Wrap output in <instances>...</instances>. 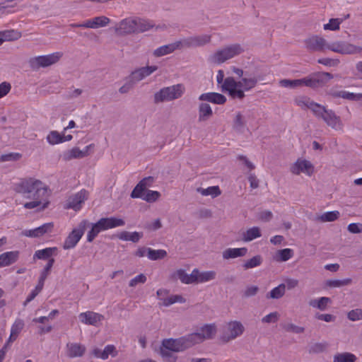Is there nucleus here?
I'll return each mask as SVG.
<instances>
[{
	"label": "nucleus",
	"mask_w": 362,
	"mask_h": 362,
	"mask_svg": "<svg viewBox=\"0 0 362 362\" xmlns=\"http://www.w3.org/2000/svg\"><path fill=\"white\" fill-rule=\"evenodd\" d=\"M333 78V75L328 72H315L300 79H282L279 81L281 86L289 88H296L300 86H307L311 88H321Z\"/></svg>",
	"instance_id": "f03ea898"
},
{
	"label": "nucleus",
	"mask_w": 362,
	"mask_h": 362,
	"mask_svg": "<svg viewBox=\"0 0 362 362\" xmlns=\"http://www.w3.org/2000/svg\"><path fill=\"white\" fill-rule=\"evenodd\" d=\"M327 349V344L325 343H315L310 347V353H322Z\"/></svg>",
	"instance_id": "e2e57ef3"
},
{
	"label": "nucleus",
	"mask_w": 362,
	"mask_h": 362,
	"mask_svg": "<svg viewBox=\"0 0 362 362\" xmlns=\"http://www.w3.org/2000/svg\"><path fill=\"white\" fill-rule=\"evenodd\" d=\"M279 318L278 312H272L262 318L261 321L263 323H275Z\"/></svg>",
	"instance_id": "13d9d810"
},
{
	"label": "nucleus",
	"mask_w": 362,
	"mask_h": 362,
	"mask_svg": "<svg viewBox=\"0 0 362 362\" xmlns=\"http://www.w3.org/2000/svg\"><path fill=\"white\" fill-rule=\"evenodd\" d=\"M117 354V351H116V348L114 345H107L104 350H103V359L105 360L108 358L109 355H112V356H116Z\"/></svg>",
	"instance_id": "5fc2aeb1"
},
{
	"label": "nucleus",
	"mask_w": 362,
	"mask_h": 362,
	"mask_svg": "<svg viewBox=\"0 0 362 362\" xmlns=\"http://www.w3.org/2000/svg\"><path fill=\"white\" fill-rule=\"evenodd\" d=\"M295 103L298 106H300L302 108H308L313 113L314 110H317L320 104L314 102L310 100V98L305 96H300L295 99Z\"/></svg>",
	"instance_id": "c85d7f7f"
},
{
	"label": "nucleus",
	"mask_w": 362,
	"mask_h": 362,
	"mask_svg": "<svg viewBox=\"0 0 362 362\" xmlns=\"http://www.w3.org/2000/svg\"><path fill=\"white\" fill-rule=\"evenodd\" d=\"M146 279V276L144 274H140L130 280L129 286L130 287H135L139 284H144Z\"/></svg>",
	"instance_id": "680f3d73"
},
{
	"label": "nucleus",
	"mask_w": 362,
	"mask_h": 362,
	"mask_svg": "<svg viewBox=\"0 0 362 362\" xmlns=\"http://www.w3.org/2000/svg\"><path fill=\"white\" fill-rule=\"evenodd\" d=\"M99 221L105 230L110 228L123 226L125 224L123 219L115 217L101 218Z\"/></svg>",
	"instance_id": "bb28decb"
},
{
	"label": "nucleus",
	"mask_w": 362,
	"mask_h": 362,
	"mask_svg": "<svg viewBox=\"0 0 362 362\" xmlns=\"http://www.w3.org/2000/svg\"><path fill=\"white\" fill-rule=\"evenodd\" d=\"M198 111L199 122H205L213 115L212 109L208 103H200L199 105Z\"/></svg>",
	"instance_id": "7c9ffc66"
},
{
	"label": "nucleus",
	"mask_w": 362,
	"mask_h": 362,
	"mask_svg": "<svg viewBox=\"0 0 362 362\" xmlns=\"http://www.w3.org/2000/svg\"><path fill=\"white\" fill-rule=\"evenodd\" d=\"M63 134H60L57 131H51L47 136V141L51 145H55L63 143Z\"/></svg>",
	"instance_id": "49530a36"
},
{
	"label": "nucleus",
	"mask_w": 362,
	"mask_h": 362,
	"mask_svg": "<svg viewBox=\"0 0 362 362\" xmlns=\"http://www.w3.org/2000/svg\"><path fill=\"white\" fill-rule=\"evenodd\" d=\"M14 190L21 194L23 197L33 201L24 204V208L31 209L41 206L40 210L45 209L49 202L42 204V201L47 198V187L40 180L28 177L21 180L18 183L15 184Z\"/></svg>",
	"instance_id": "f257e3e1"
},
{
	"label": "nucleus",
	"mask_w": 362,
	"mask_h": 362,
	"mask_svg": "<svg viewBox=\"0 0 362 362\" xmlns=\"http://www.w3.org/2000/svg\"><path fill=\"white\" fill-rule=\"evenodd\" d=\"M88 192L86 189L80 192L69 197L66 206V209H72L74 211L81 209L82 204L88 199Z\"/></svg>",
	"instance_id": "2eb2a0df"
},
{
	"label": "nucleus",
	"mask_w": 362,
	"mask_h": 362,
	"mask_svg": "<svg viewBox=\"0 0 362 362\" xmlns=\"http://www.w3.org/2000/svg\"><path fill=\"white\" fill-rule=\"evenodd\" d=\"M24 326V323L22 320H17L14 322V324L11 327V337H17L18 334L23 329Z\"/></svg>",
	"instance_id": "6e6d98bb"
},
{
	"label": "nucleus",
	"mask_w": 362,
	"mask_h": 362,
	"mask_svg": "<svg viewBox=\"0 0 362 362\" xmlns=\"http://www.w3.org/2000/svg\"><path fill=\"white\" fill-rule=\"evenodd\" d=\"M314 115L322 119L329 127L335 130H341L343 128L340 117L337 116L332 110H327L322 105H320L317 110H314Z\"/></svg>",
	"instance_id": "20e7f679"
},
{
	"label": "nucleus",
	"mask_w": 362,
	"mask_h": 362,
	"mask_svg": "<svg viewBox=\"0 0 362 362\" xmlns=\"http://www.w3.org/2000/svg\"><path fill=\"white\" fill-rule=\"evenodd\" d=\"M211 41V35H202L189 37L180 40L181 47L190 48L204 46Z\"/></svg>",
	"instance_id": "4468645a"
},
{
	"label": "nucleus",
	"mask_w": 362,
	"mask_h": 362,
	"mask_svg": "<svg viewBox=\"0 0 362 362\" xmlns=\"http://www.w3.org/2000/svg\"><path fill=\"white\" fill-rule=\"evenodd\" d=\"M331 301V299L328 297H321L318 299L310 300L309 301V305L320 310H325L327 305L330 303Z\"/></svg>",
	"instance_id": "e433bc0d"
},
{
	"label": "nucleus",
	"mask_w": 362,
	"mask_h": 362,
	"mask_svg": "<svg viewBox=\"0 0 362 362\" xmlns=\"http://www.w3.org/2000/svg\"><path fill=\"white\" fill-rule=\"evenodd\" d=\"M352 282L351 279L347 278L342 280L339 279H329L326 281V285L331 288L341 287L348 286Z\"/></svg>",
	"instance_id": "a18cd8bd"
},
{
	"label": "nucleus",
	"mask_w": 362,
	"mask_h": 362,
	"mask_svg": "<svg viewBox=\"0 0 362 362\" xmlns=\"http://www.w3.org/2000/svg\"><path fill=\"white\" fill-rule=\"evenodd\" d=\"M21 37V33L16 30H7L0 32V45L4 41L16 40Z\"/></svg>",
	"instance_id": "473e14b6"
},
{
	"label": "nucleus",
	"mask_w": 362,
	"mask_h": 362,
	"mask_svg": "<svg viewBox=\"0 0 362 362\" xmlns=\"http://www.w3.org/2000/svg\"><path fill=\"white\" fill-rule=\"evenodd\" d=\"M54 262H55V260H54V258H50L48 260V262H47V264L45 265V268L41 272L40 277L43 278L45 279H46L47 278V276L50 274L51 269H52V268L53 267V264H54Z\"/></svg>",
	"instance_id": "bf43d9fd"
},
{
	"label": "nucleus",
	"mask_w": 362,
	"mask_h": 362,
	"mask_svg": "<svg viewBox=\"0 0 362 362\" xmlns=\"http://www.w3.org/2000/svg\"><path fill=\"white\" fill-rule=\"evenodd\" d=\"M341 22L339 18H331L328 23L324 25V29L329 30H339Z\"/></svg>",
	"instance_id": "4d7b16f0"
},
{
	"label": "nucleus",
	"mask_w": 362,
	"mask_h": 362,
	"mask_svg": "<svg viewBox=\"0 0 362 362\" xmlns=\"http://www.w3.org/2000/svg\"><path fill=\"white\" fill-rule=\"evenodd\" d=\"M53 228V223H47L34 229L25 230L22 232V235L26 237L38 238L45 233L51 232Z\"/></svg>",
	"instance_id": "412c9836"
},
{
	"label": "nucleus",
	"mask_w": 362,
	"mask_h": 362,
	"mask_svg": "<svg viewBox=\"0 0 362 362\" xmlns=\"http://www.w3.org/2000/svg\"><path fill=\"white\" fill-rule=\"evenodd\" d=\"M135 17L126 18L114 27L115 32L118 36H127L132 34H136Z\"/></svg>",
	"instance_id": "ddd939ff"
},
{
	"label": "nucleus",
	"mask_w": 362,
	"mask_h": 362,
	"mask_svg": "<svg viewBox=\"0 0 362 362\" xmlns=\"http://www.w3.org/2000/svg\"><path fill=\"white\" fill-rule=\"evenodd\" d=\"M244 52L240 44H233L218 50L213 56L214 62L221 64Z\"/></svg>",
	"instance_id": "0eeeda50"
},
{
	"label": "nucleus",
	"mask_w": 362,
	"mask_h": 362,
	"mask_svg": "<svg viewBox=\"0 0 362 362\" xmlns=\"http://www.w3.org/2000/svg\"><path fill=\"white\" fill-rule=\"evenodd\" d=\"M313 165L310 161L307 160L298 159L291 167V171L295 175H299L301 173H304L308 175H311L313 173Z\"/></svg>",
	"instance_id": "6ab92c4d"
},
{
	"label": "nucleus",
	"mask_w": 362,
	"mask_h": 362,
	"mask_svg": "<svg viewBox=\"0 0 362 362\" xmlns=\"http://www.w3.org/2000/svg\"><path fill=\"white\" fill-rule=\"evenodd\" d=\"M93 21L94 29H97L107 25L110 23V20L106 16H101L93 18Z\"/></svg>",
	"instance_id": "3c124183"
},
{
	"label": "nucleus",
	"mask_w": 362,
	"mask_h": 362,
	"mask_svg": "<svg viewBox=\"0 0 362 362\" xmlns=\"http://www.w3.org/2000/svg\"><path fill=\"white\" fill-rule=\"evenodd\" d=\"M347 317L353 322L362 320V309L356 308L351 310L347 313Z\"/></svg>",
	"instance_id": "864d4df0"
},
{
	"label": "nucleus",
	"mask_w": 362,
	"mask_h": 362,
	"mask_svg": "<svg viewBox=\"0 0 362 362\" xmlns=\"http://www.w3.org/2000/svg\"><path fill=\"white\" fill-rule=\"evenodd\" d=\"M117 237L122 240L138 243L139 240L143 237V233L136 231L133 233H129L128 231H122L117 235Z\"/></svg>",
	"instance_id": "f704fd0d"
},
{
	"label": "nucleus",
	"mask_w": 362,
	"mask_h": 362,
	"mask_svg": "<svg viewBox=\"0 0 362 362\" xmlns=\"http://www.w3.org/2000/svg\"><path fill=\"white\" fill-rule=\"evenodd\" d=\"M78 318L82 323L93 326H98V324L104 319V316L93 311H87L81 313L78 315Z\"/></svg>",
	"instance_id": "aec40b11"
},
{
	"label": "nucleus",
	"mask_w": 362,
	"mask_h": 362,
	"mask_svg": "<svg viewBox=\"0 0 362 362\" xmlns=\"http://www.w3.org/2000/svg\"><path fill=\"white\" fill-rule=\"evenodd\" d=\"M88 154V147H86V149L85 151H81L78 147H74L71 148V150H69L67 151H65L63 153V159L66 161L70 160L74 158H84Z\"/></svg>",
	"instance_id": "c756f323"
},
{
	"label": "nucleus",
	"mask_w": 362,
	"mask_h": 362,
	"mask_svg": "<svg viewBox=\"0 0 362 362\" xmlns=\"http://www.w3.org/2000/svg\"><path fill=\"white\" fill-rule=\"evenodd\" d=\"M327 95L332 98H343L351 101L362 100V93H354L344 90H339L337 87H332L327 91Z\"/></svg>",
	"instance_id": "dca6fc26"
},
{
	"label": "nucleus",
	"mask_w": 362,
	"mask_h": 362,
	"mask_svg": "<svg viewBox=\"0 0 362 362\" xmlns=\"http://www.w3.org/2000/svg\"><path fill=\"white\" fill-rule=\"evenodd\" d=\"M262 262H263L262 257L259 255H257L254 256L251 259L245 261L243 265V267L245 270L252 269V268H255L256 267L261 265Z\"/></svg>",
	"instance_id": "58836bf2"
},
{
	"label": "nucleus",
	"mask_w": 362,
	"mask_h": 362,
	"mask_svg": "<svg viewBox=\"0 0 362 362\" xmlns=\"http://www.w3.org/2000/svg\"><path fill=\"white\" fill-rule=\"evenodd\" d=\"M258 82L256 77H243L240 81H236L233 77L226 78L221 90L228 92L229 95L235 99L243 100L245 97V91H249L255 88Z\"/></svg>",
	"instance_id": "7ed1b4c3"
},
{
	"label": "nucleus",
	"mask_w": 362,
	"mask_h": 362,
	"mask_svg": "<svg viewBox=\"0 0 362 362\" xmlns=\"http://www.w3.org/2000/svg\"><path fill=\"white\" fill-rule=\"evenodd\" d=\"M334 362H355L356 356L349 352L338 354L334 356Z\"/></svg>",
	"instance_id": "37998d69"
},
{
	"label": "nucleus",
	"mask_w": 362,
	"mask_h": 362,
	"mask_svg": "<svg viewBox=\"0 0 362 362\" xmlns=\"http://www.w3.org/2000/svg\"><path fill=\"white\" fill-rule=\"evenodd\" d=\"M159 354L162 357L163 362H176L177 356L174 355L172 351L159 348Z\"/></svg>",
	"instance_id": "09e8293b"
},
{
	"label": "nucleus",
	"mask_w": 362,
	"mask_h": 362,
	"mask_svg": "<svg viewBox=\"0 0 362 362\" xmlns=\"http://www.w3.org/2000/svg\"><path fill=\"white\" fill-rule=\"evenodd\" d=\"M247 252V247L228 248L223 252L222 256L224 259H229L244 257L246 255Z\"/></svg>",
	"instance_id": "cd10ccee"
},
{
	"label": "nucleus",
	"mask_w": 362,
	"mask_h": 362,
	"mask_svg": "<svg viewBox=\"0 0 362 362\" xmlns=\"http://www.w3.org/2000/svg\"><path fill=\"white\" fill-rule=\"evenodd\" d=\"M262 235L260 230L258 227H252L246 230L243 234V240L246 242L259 238Z\"/></svg>",
	"instance_id": "a19ab883"
},
{
	"label": "nucleus",
	"mask_w": 362,
	"mask_h": 362,
	"mask_svg": "<svg viewBox=\"0 0 362 362\" xmlns=\"http://www.w3.org/2000/svg\"><path fill=\"white\" fill-rule=\"evenodd\" d=\"M89 222L86 220L82 221L79 225L78 228L74 229L66 238L63 248L64 250H69L74 248L78 242L80 240L81 237L83 236L86 227L89 225Z\"/></svg>",
	"instance_id": "9d476101"
},
{
	"label": "nucleus",
	"mask_w": 362,
	"mask_h": 362,
	"mask_svg": "<svg viewBox=\"0 0 362 362\" xmlns=\"http://www.w3.org/2000/svg\"><path fill=\"white\" fill-rule=\"evenodd\" d=\"M306 49L311 52H322L327 49V42L325 39L318 35H313L305 40Z\"/></svg>",
	"instance_id": "f3484780"
},
{
	"label": "nucleus",
	"mask_w": 362,
	"mask_h": 362,
	"mask_svg": "<svg viewBox=\"0 0 362 362\" xmlns=\"http://www.w3.org/2000/svg\"><path fill=\"white\" fill-rule=\"evenodd\" d=\"M167 256V252L164 250H153L148 248V257L151 260H158L165 258Z\"/></svg>",
	"instance_id": "8fccbe9b"
},
{
	"label": "nucleus",
	"mask_w": 362,
	"mask_h": 362,
	"mask_svg": "<svg viewBox=\"0 0 362 362\" xmlns=\"http://www.w3.org/2000/svg\"><path fill=\"white\" fill-rule=\"evenodd\" d=\"M134 83V80L129 77V81L119 88V92L122 94L127 93L133 88Z\"/></svg>",
	"instance_id": "0e129e2a"
},
{
	"label": "nucleus",
	"mask_w": 362,
	"mask_h": 362,
	"mask_svg": "<svg viewBox=\"0 0 362 362\" xmlns=\"http://www.w3.org/2000/svg\"><path fill=\"white\" fill-rule=\"evenodd\" d=\"M67 356L69 358L82 356L86 351V347L78 343H68L66 344Z\"/></svg>",
	"instance_id": "393cba45"
},
{
	"label": "nucleus",
	"mask_w": 362,
	"mask_h": 362,
	"mask_svg": "<svg viewBox=\"0 0 362 362\" xmlns=\"http://www.w3.org/2000/svg\"><path fill=\"white\" fill-rule=\"evenodd\" d=\"M11 85L10 83L4 81L0 83V99L6 96L11 90Z\"/></svg>",
	"instance_id": "69168bd1"
},
{
	"label": "nucleus",
	"mask_w": 362,
	"mask_h": 362,
	"mask_svg": "<svg viewBox=\"0 0 362 362\" xmlns=\"http://www.w3.org/2000/svg\"><path fill=\"white\" fill-rule=\"evenodd\" d=\"M245 126L243 117L240 112H238L234 119V128L240 130Z\"/></svg>",
	"instance_id": "774afa93"
},
{
	"label": "nucleus",
	"mask_w": 362,
	"mask_h": 362,
	"mask_svg": "<svg viewBox=\"0 0 362 362\" xmlns=\"http://www.w3.org/2000/svg\"><path fill=\"white\" fill-rule=\"evenodd\" d=\"M180 44V41H177L171 44L160 46L153 51V55L156 57H160L170 54L177 49H181Z\"/></svg>",
	"instance_id": "b1692460"
},
{
	"label": "nucleus",
	"mask_w": 362,
	"mask_h": 362,
	"mask_svg": "<svg viewBox=\"0 0 362 362\" xmlns=\"http://www.w3.org/2000/svg\"><path fill=\"white\" fill-rule=\"evenodd\" d=\"M160 197V193L159 192L148 190L146 189V191L142 193V197L141 198L147 202L152 203L158 200Z\"/></svg>",
	"instance_id": "c03bdc74"
},
{
	"label": "nucleus",
	"mask_w": 362,
	"mask_h": 362,
	"mask_svg": "<svg viewBox=\"0 0 362 362\" xmlns=\"http://www.w3.org/2000/svg\"><path fill=\"white\" fill-rule=\"evenodd\" d=\"M340 213L338 211H327L317 218L321 222H332L339 218Z\"/></svg>",
	"instance_id": "79ce46f5"
},
{
	"label": "nucleus",
	"mask_w": 362,
	"mask_h": 362,
	"mask_svg": "<svg viewBox=\"0 0 362 362\" xmlns=\"http://www.w3.org/2000/svg\"><path fill=\"white\" fill-rule=\"evenodd\" d=\"M286 292V285L281 284L278 286L274 288L270 292L266 295L267 299H279L283 297Z\"/></svg>",
	"instance_id": "4c0bfd02"
},
{
	"label": "nucleus",
	"mask_w": 362,
	"mask_h": 362,
	"mask_svg": "<svg viewBox=\"0 0 362 362\" xmlns=\"http://www.w3.org/2000/svg\"><path fill=\"white\" fill-rule=\"evenodd\" d=\"M62 56V53L54 52L48 55L33 57L29 59V66L33 70L37 71L41 67H47L57 63Z\"/></svg>",
	"instance_id": "1a4fd4ad"
},
{
	"label": "nucleus",
	"mask_w": 362,
	"mask_h": 362,
	"mask_svg": "<svg viewBox=\"0 0 362 362\" xmlns=\"http://www.w3.org/2000/svg\"><path fill=\"white\" fill-rule=\"evenodd\" d=\"M57 251V248L56 247H47L42 250H38L35 251L33 259H49L52 258V256L54 255Z\"/></svg>",
	"instance_id": "2f4dec72"
},
{
	"label": "nucleus",
	"mask_w": 362,
	"mask_h": 362,
	"mask_svg": "<svg viewBox=\"0 0 362 362\" xmlns=\"http://www.w3.org/2000/svg\"><path fill=\"white\" fill-rule=\"evenodd\" d=\"M283 329L288 332H293L295 334L303 333L305 328L303 327L297 326L293 323H288L283 325Z\"/></svg>",
	"instance_id": "603ef678"
},
{
	"label": "nucleus",
	"mask_w": 362,
	"mask_h": 362,
	"mask_svg": "<svg viewBox=\"0 0 362 362\" xmlns=\"http://www.w3.org/2000/svg\"><path fill=\"white\" fill-rule=\"evenodd\" d=\"M21 158V154L18 153H10L0 156V161L6 162L10 160H18Z\"/></svg>",
	"instance_id": "052dcab7"
},
{
	"label": "nucleus",
	"mask_w": 362,
	"mask_h": 362,
	"mask_svg": "<svg viewBox=\"0 0 362 362\" xmlns=\"http://www.w3.org/2000/svg\"><path fill=\"white\" fill-rule=\"evenodd\" d=\"M216 333L214 324H206L198 332L189 334L192 346L199 344L206 339H213Z\"/></svg>",
	"instance_id": "6e6552de"
},
{
	"label": "nucleus",
	"mask_w": 362,
	"mask_h": 362,
	"mask_svg": "<svg viewBox=\"0 0 362 362\" xmlns=\"http://www.w3.org/2000/svg\"><path fill=\"white\" fill-rule=\"evenodd\" d=\"M136 25V34L144 33L154 27V24L148 20L135 17Z\"/></svg>",
	"instance_id": "72a5a7b5"
},
{
	"label": "nucleus",
	"mask_w": 362,
	"mask_h": 362,
	"mask_svg": "<svg viewBox=\"0 0 362 362\" xmlns=\"http://www.w3.org/2000/svg\"><path fill=\"white\" fill-rule=\"evenodd\" d=\"M293 256V250L290 248H285L277 250L274 255V259L276 262H286Z\"/></svg>",
	"instance_id": "c9c22d12"
},
{
	"label": "nucleus",
	"mask_w": 362,
	"mask_h": 362,
	"mask_svg": "<svg viewBox=\"0 0 362 362\" xmlns=\"http://www.w3.org/2000/svg\"><path fill=\"white\" fill-rule=\"evenodd\" d=\"M198 283H204L211 280H214L216 276V273L214 271H206L200 272L198 270Z\"/></svg>",
	"instance_id": "de8ad7c7"
},
{
	"label": "nucleus",
	"mask_w": 362,
	"mask_h": 362,
	"mask_svg": "<svg viewBox=\"0 0 362 362\" xmlns=\"http://www.w3.org/2000/svg\"><path fill=\"white\" fill-rule=\"evenodd\" d=\"M327 49L341 54H354L362 53V47L344 41L335 42L328 44Z\"/></svg>",
	"instance_id": "9b49d317"
},
{
	"label": "nucleus",
	"mask_w": 362,
	"mask_h": 362,
	"mask_svg": "<svg viewBox=\"0 0 362 362\" xmlns=\"http://www.w3.org/2000/svg\"><path fill=\"white\" fill-rule=\"evenodd\" d=\"M347 229L351 233H354V234L361 233H362V223H350V224H349Z\"/></svg>",
	"instance_id": "338daca9"
},
{
	"label": "nucleus",
	"mask_w": 362,
	"mask_h": 362,
	"mask_svg": "<svg viewBox=\"0 0 362 362\" xmlns=\"http://www.w3.org/2000/svg\"><path fill=\"white\" fill-rule=\"evenodd\" d=\"M184 92L185 87L182 84L163 88L154 94V103H159L177 99L183 95Z\"/></svg>",
	"instance_id": "39448f33"
},
{
	"label": "nucleus",
	"mask_w": 362,
	"mask_h": 362,
	"mask_svg": "<svg viewBox=\"0 0 362 362\" xmlns=\"http://www.w3.org/2000/svg\"><path fill=\"white\" fill-rule=\"evenodd\" d=\"M154 177L152 176H148L143 178L139 182V183L134 187L133 190L131 192V197L133 199L141 197L142 193L146 191V189L151 187L154 182Z\"/></svg>",
	"instance_id": "a211bd4d"
},
{
	"label": "nucleus",
	"mask_w": 362,
	"mask_h": 362,
	"mask_svg": "<svg viewBox=\"0 0 362 362\" xmlns=\"http://www.w3.org/2000/svg\"><path fill=\"white\" fill-rule=\"evenodd\" d=\"M245 327L239 321H230L227 325V329L221 336V340L223 343L229 342L243 334Z\"/></svg>",
	"instance_id": "f8f14e48"
},
{
	"label": "nucleus",
	"mask_w": 362,
	"mask_h": 362,
	"mask_svg": "<svg viewBox=\"0 0 362 362\" xmlns=\"http://www.w3.org/2000/svg\"><path fill=\"white\" fill-rule=\"evenodd\" d=\"M158 69L157 66H146L144 67L139 68L132 71L130 78H132L134 81L136 83L137 81H141L146 76H150L152 73L156 71Z\"/></svg>",
	"instance_id": "4be33fe9"
},
{
	"label": "nucleus",
	"mask_w": 362,
	"mask_h": 362,
	"mask_svg": "<svg viewBox=\"0 0 362 362\" xmlns=\"http://www.w3.org/2000/svg\"><path fill=\"white\" fill-rule=\"evenodd\" d=\"M192 346L189 334H186L177 339H164L162 340L160 347L172 352L177 353L184 351Z\"/></svg>",
	"instance_id": "423d86ee"
},
{
	"label": "nucleus",
	"mask_w": 362,
	"mask_h": 362,
	"mask_svg": "<svg viewBox=\"0 0 362 362\" xmlns=\"http://www.w3.org/2000/svg\"><path fill=\"white\" fill-rule=\"evenodd\" d=\"M199 100L217 105H223L226 102V98L225 95L215 92L202 93L199 95Z\"/></svg>",
	"instance_id": "5701e85b"
},
{
	"label": "nucleus",
	"mask_w": 362,
	"mask_h": 362,
	"mask_svg": "<svg viewBox=\"0 0 362 362\" xmlns=\"http://www.w3.org/2000/svg\"><path fill=\"white\" fill-rule=\"evenodd\" d=\"M19 257L18 251H11L0 255V267L9 266L15 263Z\"/></svg>",
	"instance_id": "a878e982"
},
{
	"label": "nucleus",
	"mask_w": 362,
	"mask_h": 362,
	"mask_svg": "<svg viewBox=\"0 0 362 362\" xmlns=\"http://www.w3.org/2000/svg\"><path fill=\"white\" fill-rule=\"evenodd\" d=\"M197 192L203 196L211 195L212 197H216L221 194V191L218 186L209 187L206 189L199 187Z\"/></svg>",
	"instance_id": "ea45409f"
}]
</instances>
